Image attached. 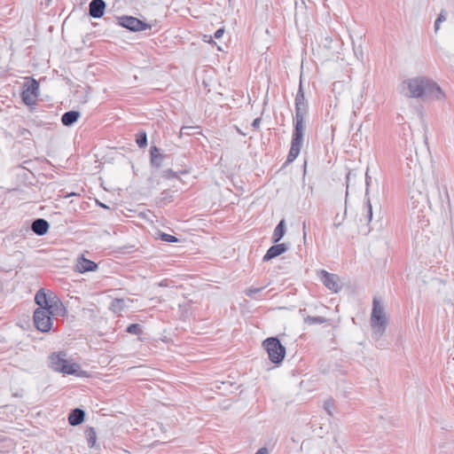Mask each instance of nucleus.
<instances>
[{
  "mask_svg": "<svg viewBox=\"0 0 454 454\" xmlns=\"http://www.w3.org/2000/svg\"><path fill=\"white\" fill-rule=\"evenodd\" d=\"M408 190V207L410 227L415 232L424 230L429 223L430 203L427 184L423 179L406 183Z\"/></svg>",
  "mask_w": 454,
  "mask_h": 454,
  "instance_id": "nucleus-1",
  "label": "nucleus"
},
{
  "mask_svg": "<svg viewBox=\"0 0 454 454\" xmlns=\"http://www.w3.org/2000/svg\"><path fill=\"white\" fill-rule=\"evenodd\" d=\"M308 108L309 106L302 86L301 83H300V87L295 97L294 129L292 136L291 147L286 158V161L288 163L293 162L300 154L305 129L304 118L308 113Z\"/></svg>",
  "mask_w": 454,
  "mask_h": 454,
  "instance_id": "nucleus-2",
  "label": "nucleus"
},
{
  "mask_svg": "<svg viewBox=\"0 0 454 454\" xmlns=\"http://www.w3.org/2000/svg\"><path fill=\"white\" fill-rule=\"evenodd\" d=\"M398 90L407 98L431 97L441 99L443 96L441 88L434 82L423 76L404 80L400 83Z\"/></svg>",
  "mask_w": 454,
  "mask_h": 454,
  "instance_id": "nucleus-3",
  "label": "nucleus"
},
{
  "mask_svg": "<svg viewBox=\"0 0 454 454\" xmlns=\"http://www.w3.org/2000/svg\"><path fill=\"white\" fill-rule=\"evenodd\" d=\"M371 327L372 331V337L375 340H379L383 336L387 327V317L384 307L376 298L373 299Z\"/></svg>",
  "mask_w": 454,
  "mask_h": 454,
  "instance_id": "nucleus-4",
  "label": "nucleus"
},
{
  "mask_svg": "<svg viewBox=\"0 0 454 454\" xmlns=\"http://www.w3.org/2000/svg\"><path fill=\"white\" fill-rule=\"evenodd\" d=\"M402 173L406 183L425 178L423 169L416 152L414 155L410 153L405 157V162L402 167Z\"/></svg>",
  "mask_w": 454,
  "mask_h": 454,
  "instance_id": "nucleus-5",
  "label": "nucleus"
},
{
  "mask_svg": "<svg viewBox=\"0 0 454 454\" xmlns=\"http://www.w3.org/2000/svg\"><path fill=\"white\" fill-rule=\"evenodd\" d=\"M262 346L268 353L269 359L274 364L283 361L286 355V348L277 337H270L262 342Z\"/></svg>",
  "mask_w": 454,
  "mask_h": 454,
  "instance_id": "nucleus-6",
  "label": "nucleus"
},
{
  "mask_svg": "<svg viewBox=\"0 0 454 454\" xmlns=\"http://www.w3.org/2000/svg\"><path fill=\"white\" fill-rule=\"evenodd\" d=\"M51 317L46 308H37L33 315L35 328L42 333H49L53 325Z\"/></svg>",
  "mask_w": 454,
  "mask_h": 454,
  "instance_id": "nucleus-7",
  "label": "nucleus"
},
{
  "mask_svg": "<svg viewBox=\"0 0 454 454\" xmlns=\"http://www.w3.org/2000/svg\"><path fill=\"white\" fill-rule=\"evenodd\" d=\"M39 93V83L33 78L27 79L23 85V90L21 93L23 102L27 105H33Z\"/></svg>",
  "mask_w": 454,
  "mask_h": 454,
  "instance_id": "nucleus-8",
  "label": "nucleus"
},
{
  "mask_svg": "<svg viewBox=\"0 0 454 454\" xmlns=\"http://www.w3.org/2000/svg\"><path fill=\"white\" fill-rule=\"evenodd\" d=\"M118 25L133 32L143 31L151 27L149 24L133 16L119 17Z\"/></svg>",
  "mask_w": 454,
  "mask_h": 454,
  "instance_id": "nucleus-9",
  "label": "nucleus"
},
{
  "mask_svg": "<svg viewBox=\"0 0 454 454\" xmlns=\"http://www.w3.org/2000/svg\"><path fill=\"white\" fill-rule=\"evenodd\" d=\"M319 277L324 286L330 291L338 293L340 290V278L336 274L322 270L319 272Z\"/></svg>",
  "mask_w": 454,
  "mask_h": 454,
  "instance_id": "nucleus-10",
  "label": "nucleus"
},
{
  "mask_svg": "<svg viewBox=\"0 0 454 454\" xmlns=\"http://www.w3.org/2000/svg\"><path fill=\"white\" fill-rule=\"evenodd\" d=\"M106 4L104 0H92L89 4V14L92 18H101L106 10Z\"/></svg>",
  "mask_w": 454,
  "mask_h": 454,
  "instance_id": "nucleus-11",
  "label": "nucleus"
},
{
  "mask_svg": "<svg viewBox=\"0 0 454 454\" xmlns=\"http://www.w3.org/2000/svg\"><path fill=\"white\" fill-rule=\"evenodd\" d=\"M47 309L51 312V317H64L67 313L65 306L56 295L52 296V301Z\"/></svg>",
  "mask_w": 454,
  "mask_h": 454,
  "instance_id": "nucleus-12",
  "label": "nucleus"
},
{
  "mask_svg": "<svg viewBox=\"0 0 454 454\" xmlns=\"http://www.w3.org/2000/svg\"><path fill=\"white\" fill-rule=\"evenodd\" d=\"M288 250V246L286 243L277 244L271 246L263 256V261L268 262Z\"/></svg>",
  "mask_w": 454,
  "mask_h": 454,
  "instance_id": "nucleus-13",
  "label": "nucleus"
},
{
  "mask_svg": "<svg viewBox=\"0 0 454 454\" xmlns=\"http://www.w3.org/2000/svg\"><path fill=\"white\" fill-rule=\"evenodd\" d=\"M98 268V264L89 259L84 258L82 255L78 258L75 269L80 273L88 271H95Z\"/></svg>",
  "mask_w": 454,
  "mask_h": 454,
  "instance_id": "nucleus-14",
  "label": "nucleus"
},
{
  "mask_svg": "<svg viewBox=\"0 0 454 454\" xmlns=\"http://www.w3.org/2000/svg\"><path fill=\"white\" fill-rule=\"evenodd\" d=\"M50 360V367L55 372H61V368L65 365L67 362L66 354L65 353H53L49 357Z\"/></svg>",
  "mask_w": 454,
  "mask_h": 454,
  "instance_id": "nucleus-15",
  "label": "nucleus"
},
{
  "mask_svg": "<svg viewBox=\"0 0 454 454\" xmlns=\"http://www.w3.org/2000/svg\"><path fill=\"white\" fill-rule=\"evenodd\" d=\"M53 295L54 294L52 293L48 294L45 289L41 288L35 296V301L38 305V308L47 309L52 301Z\"/></svg>",
  "mask_w": 454,
  "mask_h": 454,
  "instance_id": "nucleus-16",
  "label": "nucleus"
},
{
  "mask_svg": "<svg viewBox=\"0 0 454 454\" xmlns=\"http://www.w3.org/2000/svg\"><path fill=\"white\" fill-rule=\"evenodd\" d=\"M49 223L43 218H37L34 220L31 224V230L33 231L34 233H35L38 236H43L46 234L49 231Z\"/></svg>",
  "mask_w": 454,
  "mask_h": 454,
  "instance_id": "nucleus-17",
  "label": "nucleus"
},
{
  "mask_svg": "<svg viewBox=\"0 0 454 454\" xmlns=\"http://www.w3.org/2000/svg\"><path fill=\"white\" fill-rule=\"evenodd\" d=\"M61 373L68 374V375H75L78 377H82L85 375V372L80 369V365L76 363H70L68 360L61 368Z\"/></svg>",
  "mask_w": 454,
  "mask_h": 454,
  "instance_id": "nucleus-18",
  "label": "nucleus"
},
{
  "mask_svg": "<svg viewBox=\"0 0 454 454\" xmlns=\"http://www.w3.org/2000/svg\"><path fill=\"white\" fill-rule=\"evenodd\" d=\"M84 418V411L79 408H75L70 412L68 416V422L71 426H78L83 422Z\"/></svg>",
  "mask_w": 454,
  "mask_h": 454,
  "instance_id": "nucleus-19",
  "label": "nucleus"
},
{
  "mask_svg": "<svg viewBox=\"0 0 454 454\" xmlns=\"http://www.w3.org/2000/svg\"><path fill=\"white\" fill-rule=\"evenodd\" d=\"M371 182H372V177L369 176V171L367 170L365 173V185H366V189H365L366 206L365 207H366V218H367L368 222H370L372 218V207L371 204L370 198L368 197L369 186L371 184Z\"/></svg>",
  "mask_w": 454,
  "mask_h": 454,
  "instance_id": "nucleus-20",
  "label": "nucleus"
},
{
  "mask_svg": "<svg viewBox=\"0 0 454 454\" xmlns=\"http://www.w3.org/2000/svg\"><path fill=\"white\" fill-rule=\"evenodd\" d=\"M150 155L151 164L156 168H160L162 164L163 160L166 158V155L160 153L159 148L155 145L151 147Z\"/></svg>",
  "mask_w": 454,
  "mask_h": 454,
  "instance_id": "nucleus-21",
  "label": "nucleus"
},
{
  "mask_svg": "<svg viewBox=\"0 0 454 454\" xmlns=\"http://www.w3.org/2000/svg\"><path fill=\"white\" fill-rule=\"evenodd\" d=\"M81 114L78 111H68L66 112L62 117L61 121L65 126L73 125L80 117Z\"/></svg>",
  "mask_w": 454,
  "mask_h": 454,
  "instance_id": "nucleus-22",
  "label": "nucleus"
},
{
  "mask_svg": "<svg viewBox=\"0 0 454 454\" xmlns=\"http://www.w3.org/2000/svg\"><path fill=\"white\" fill-rule=\"evenodd\" d=\"M286 233V224H285V220H281L278 224L276 226L274 231H273V234H272V237H271V240L273 243H278V241L281 240V239L284 237Z\"/></svg>",
  "mask_w": 454,
  "mask_h": 454,
  "instance_id": "nucleus-23",
  "label": "nucleus"
},
{
  "mask_svg": "<svg viewBox=\"0 0 454 454\" xmlns=\"http://www.w3.org/2000/svg\"><path fill=\"white\" fill-rule=\"evenodd\" d=\"M125 301L123 299H114L110 304V310L114 313H121L125 308Z\"/></svg>",
  "mask_w": 454,
  "mask_h": 454,
  "instance_id": "nucleus-24",
  "label": "nucleus"
},
{
  "mask_svg": "<svg viewBox=\"0 0 454 454\" xmlns=\"http://www.w3.org/2000/svg\"><path fill=\"white\" fill-rule=\"evenodd\" d=\"M200 128L199 126H183L180 129V137L200 134Z\"/></svg>",
  "mask_w": 454,
  "mask_h": 454,
  "instance_id": "nucleus-25",
  "label": "nucleus"
},
{
  "mask_svg": "<svg viewBox=\"0 0 454 454\" xmlns=\"http://www.w3.org/2000/svg\"><path fill=\"white\" fill-rule=\"evenodd\" d=\"M86 439L88 442L89 447H93L96 443L97 435L96 431L93 427H89L85 431Z\"/></svg>",
  "mask_w": 454,
  "mask_h": 454,
  "instance_id": "nucleus-26",
  "label": "nucleus"
},
{
  "mask_svg": "<svg viewBox=\"0 0 454 454\" xmlns=\"http://www.w3.org/2000/svg\"><path fill=\"white\" fill-rule=\"evenodd\" d=\"M327 322V319L324 317H311L308 316L304 318V323L306 325H321Z\"/></svg>",
  "mask_w": 454,
  "mask_h": 454,
  "instance_id": "nucleus-27",
  "label": "nucleus"
},
{
  "mask_svg": "<svg viewBox=\"0 0 454 454\" xmlns=\"http://www.w3.org/2000/svg\"><path fill=\"white\" fill-rule=\"evenodd\" d=\"M136 143L140 148L147 145V134L145 131L141 130L137 134Z\"/></svg>",
  "mask_w": 454,
  "mask_h": 454,
  "instance_id": "nucleus-28",
  "label": "nucleus"
},
{
  "mask_svg": "<svg viewBox=\"0 0 454 454\" xmlns=\"http://www.w3.org/2000/svg\"><path fill=\"white\" fill-rule=\"evenodd\" d=\"M127 333L135 335H140L143 333L142 326L139 324H131L127 327Z\"/></svg>",
  "mask_w": 454,
  "mask_h": 454,
  "instance_id": "nucleus-29",
  "label": "nucleus"
},
{
  "mask_svg": "<svg viewBox=\"0 0 454 454\" xmlns=\"http://www.w3.org/2000/svg\"><path fill=\"white\" fill-rule=\"evenodd\" d=\"M447 19L446 12L444 11H442L440 14L438 15L436 20L434 21V32L437 33L440 29V24L443 21H445Z\"/></svg>",
  "mask_w": 454,
  "mask_h": 454,
  "instance_id": "nucleus-30",
  "label": "nucleus"
},
{
  "mask_svg": "<svg viewBox=\"0 0 454 454\" xmlns=\"http://www.w3.org/2000/svg\"><path fill=\"white\" fill-rule=\"evenodd\" d=\"M346 215H347V209H345L343 215H340L337 214L335 215L334 222H333V226L335 228H339L342 224V223L346 217Z\"/></svg>",
  "mask_w": 454,
  "mask_h": 454,
  "instance_id": "nucleus-31",
  "label": "nucleus"
},
{
  "mask_svg": "<svg viewBox=\"0 0 454 454\" xmlns=\"http://www.w3.org/2000/svg\"><path fill=\"white\" fill-rule=\"evenodd\" d=\"M264 287H249L244 291L245 294L250 298H254V295L255 294L260 293L262 290H263Z\"/></svg>",
  "mask_w": 454,
  "mask_h": 454,
  "instance_id": "nucleus-32",
  "label": "nucleus"
},
{
  "mask_svg": "<svg viewBox=\"0 0 454 454\" xmlns=\"http://www.w3.org/2000/svg\"><path fill=\"white\" fill-rule=\"evenodd\" d=\"M160 238L161 240H163L165 242H168V243H173V242H176L177 241V239L175 236H172L170 234H167V233H164V232H161L160 234Z\"/></svg>",
  "mask_w": 454,
  "mask_h": 454,
  "instance_id": "nucleus-33",
  "label": "nucleus"
},
{
  "mask_svg": "<svg viewBox=\"0 0 454 454\" xmlns=\"http://www.w3.org/2000/svg\"><path fill=\"white\" fill-rule=\"evenodd\" d=\"M161 176H162V177L167 178V179L177 178L178 177L177 173L173 171L170 168L163 170Z\"/></svg>",
  "mask_w": 454,
  "mask_h": 454,
  "instance_id": "nucleus-34",
  "label": "nucleus"
},
{
  "mask_svg": "<svg viewBox=\"0 0 454 454\" xmlns=\"http://www.w3.org/2000/svg\"><path fill=\"white\" fill-rule=\"evenodd\" d=\"M325 410L329 415H333V409L334 407L333 401L332 399L326 400L324 404Z\"/></svg>",
  "mask_w": 454,
  "mask_h": 454,
  "instance_id": "nucleus-35",
  "label": "nucleus"
},
{
  "mask_svg": "<svg viewBox=\"0 0 454 454\" xmlns=\"http://www.w3.org/2000/svg\"><path fill=\"white\" fill-rule=\"evenodd\" d=\"M322 46L324 49L329 51L331 50L333 47H332V43H333V39L329 36H325L323 40H322Z\"/></svg>",
  "mask_w": 454,
  "mask_h": 454,
  "instance_id": "nucleus-36",
  "label": "nucleus"
},
{
  "mask_svg": "<svg viewBox=\"0 0 454 454\" xmlns=\"http://www.w3.org/2000/svg\"><path fill=\"white\" fill-rule=\"evenodd\" d=\"M223 33H224V29L219 28L215 32L214 37L217 38V39L221 38L223 36Z\"/></svg>",
  "mask_w": 454,
  "mask_h": 454,
  "instance_id": "nucleus-37",
  "label": "nucleus"
},
{
  "mask_svg": "<svg viewBox=\"0 0 454 454\" xmlns=\"http://www.w3.org/2000/svg\"><path fill=\"white\" fill-rule=\"evenodd\" d=\"M260 124H261V118H256L252 122V127L254 129H257L259 127H260Z\"/></svg>",
  "mask_w": 454,
  "mask_h": 454,
  "instance_id": "nucleus-38",
  "label": "nucleus"
},
{
  "mask_svg": "<svg viewBox=\"0 0 454 454\" xmlns=\"http://www.w3.org/2000/svg\"><path fill=\"white\" fill-rule=\"evenodd\" d=\"M255 454H268V450L266 448H261L255 452Z\"/></svg>",
  "mask_w": 454,
  "mask_h": 454,
  "instance_id": "nucleus-39",
  "label": "nucleus"
},
{
  "mask_svg": "<svg viewBox=\"0 0 454 454\" xmlns=\"http://www.w3.org/2000/svg\"><path fill=\"white\" fill-rule=\"evenodd\" d=\"M87 100H88V96H85V98H84V99H83L82 103H86V102H87Z\"/></svg>",
  "mask_w": 454,
  "mask_h": 454,
  "instance_id": "nucleus-40",
  "label": "nucleus"
}]
</instances>
